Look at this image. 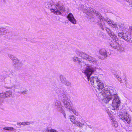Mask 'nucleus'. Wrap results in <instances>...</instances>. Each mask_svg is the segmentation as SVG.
I'll return each instance as SVG.
<instances>
[{"mask_svg":"<svg viewBox=\"0 0 132 132\" xmlns=\"http://www.w3.org/2000/svg\"><path fill=\"white\" fill-rule=\"evenodd\" d=\"M3 129L8 130H13V128L12 127H6L4 128Z\"/></svg>","mask_w":132,"mask_h":132,"instance_id":"b1692460","label":"nucleus"},{"mask_svg":"<svg viewBox=\"0 0 132 132\" xmlns=\"http://www.w3.org/2000/svg\"><path fill=\"white\" fill-rule=\"evenodd\" d=\"M8 56L12 61L15 70H18L22 68L23 63L21 60L12 54H9Z\"/></svg>","mask_w":132,"mask_h":132,"instance_id":"6e6552de","label":"nucleus"},{"mask_svg":"<svg viewBox=\"0 0 132 132\" xmlns=\"http://www.w3.org/2000/svg\"><path fill=\"white\" fill-rule=\"evenodd\" d=\"M72 60L74 62H77L78 63V67L81 69V70L82 73H86V71L87 68L90 67V65L84 62H82L81 59L75 56L72 57Z\"/></svg>","mask_w":132,"mask_h":132,"instance_id":"0eeeda50","label":"nucleus"},{"mask_svg":"<svg viewBox=\"0 0 132 132\" xmlns=\"http://www.w3.org/2000/svg\"><path fill=\"white\" fill-rule=\"evenodd\" d=\"M111 119L112 122L116 121L115 117L114 116H111Z\"/></svg>","mask_w":132,"mask_h":132,"instance_id":"bb28decb","label":"nucleus"},{"mask_svg":"<svg viewBox=\"0 0 132 132\" xmlns=\"http://www.w3.org/2000/svg\"><path fill=\"white\" fill-rule=\"evenodd\" d=\"M64 84L68 86H71V83L67 80H66Z\"/></svg>","mask_w":132,"mask_h":132,"instance_id":"5701e85b","label":"nucleus"},{"mask_svg":"<svg viewBox=\"0 0 132 132\" xmlns=\"http://www.w3.org/2000/svg\"><path fill=\"white\" fill-rule=\"evenodd\" d=\"M119 118L122 120L126 121L128 123H129L131 121L129 118V114L125 111L123 112H120L119 113Z\"/></svg>","mask_w":132,"mask_h":132,"instance_id":"9b49d317","label":"nucleus"},{"mask_svg":"<svg viewBox=\"0 0 132 132\" xmlns=\"http://www.w3.org/2000/svg\"><path fill=\"white\" fill-rule=\"evenodd\" d=\"M90 67L87 68V70L86 71V73H83L87 77V79L89 81L92 85L94 86V84L100 80L98 79L97 76H92L90 77V76L92 73L94 72L96 70L95 68L92 67L91 65H90Z\"/></svg>","mask_w":132,"mask_h":132,"instance_id":"39448f33","label":"nucleus"},{"mask_svg":"<svg viewBox=\"0 0 132 132\" xmlns=\"http://www.w3.org/2000/svg\"><path fill=\"white\" fill-rule=\"evenodd\" d=\"M120 103V98L117 94L113 95V98L112 102L111 108L112 110H118L119 109V107Z\"/></svg>","mask_w":132,"mask_h":132,"instance_id":"9d476101","label":"nucleus"},{"mask_svg":"<svg viewBox=\"0 0 132 132\" xmlns=\"http://www.w3.org/2000/svg\"><path fill=\"white\" fill-rule=\"evenodd\" d=\"M67 93L66 91L62 90H59L58 97L59 100L62 101L63 105L61 102L57 100L54 101V105L58 111L62 113L65 118L66 115L64 110V107L68 110L71 113L72 112L76 116H78L79 114L76 111V109H74L72 106V103L67 96Z\"/></svg>","mask_w":132,"mask_h":132,"instance_id":"f257e3e1","label":"nucleus"},{"mask_svg":"<svg viewBox=\"0 0 132 132\" xmlns=\"http://www.w3.org/2000/svg\"><path fill=\"white\" fill-rule=\"evenodd\" d=\"M67 18L68 20L71 22L73 24H75L76 22V20L75 19L73 14L70 13H69L68 16Z\"/></svg>","mask_w":132,"mask_h":132,"instance_id":"2eb2a0df","label":"nucleus"},{"mask_svg":"<svg viewBox=\"0 0 132 132\" xmlns=\"http://www.w3.org/2000/svg\"><path fill=\"white\" fill-rule=\"evenodd\" d=\"M94 87L96 88L97 91H100L98 95L101 99L105 103H107L112 98V88H110L107 86L104 87V84L100 80L94 84Z\"/></svg>","mask_w":132,"mask_h":132,"instance_id":"f03ea898","label":"nucleus"},{"mask_svg":"<svg viewBox=\"0 0 132 132\" xmlns=\"http://www.w3.org/2000/svg\"><path fill=\"white\" fill-rule=\"evenodd\" d=\"M110 36L113 39L115 40L116 41H117V40L118 39L117 37L114 34L113 36Z\"/></svg>","mask_w":132,"mask_h":132,"instance_id":"393cba45","label":"nucleus"},{"mask_svg":"<svg viewBox=\"0 0 132 132\" xmlns=\"http://www.w3.org/2000/svg\"><path fill=\"white\" fill-rule=\"evenodd\" d=\"M71 121L79 127H82L84 125L86 122L81 116L78 117V120H76V118L74 116L71 115L69 117Z\"/></svg>","mask_w":132,"mask_h":132,"instance_id":"1a4fd4ad","label":"nucleus"},{"mask_svg":"<svg viewBox=\"0 0 132 132\" xmlns=\"http://www.w3.org/2000/svg\"><path fill=\"white\" fill-rule=\"evenodd\" d=\"M83 6H84V5H81V8H79V9L80 10H84V9L83 8Z\"/></svg>","mask_w":132,"mask_h":132,"instance_id":"f704fd0d","label":"nucleus"},{"mask_svg":"<svg viewBox=\"0 0 132 132\" xmlns=\"http://www.w3.org/2000/svg\"><path fill=\"white\" fill-rule=\"evenodd\" d=\"M45 132V131H44V132Z\"/></svg>","mask_w":132,"mask_h":132,"instance_id":"ea45409f","label":"nucleus"},{"mask_svg":"<svg viewBox=\"0 0 132 132\" xmlns=\"http://www.w3.org/2000/svg\"><path fill=\"white\" fill-rule=\"evenodd\" d=\"M55 130L51 129L50 130H47V129L45 131V132H56Z\"/></svg>","mask_w":132,"mask_h":132,"instance_id":"c756f323","label":"nucleus"},{"mask_svg":"<svg viewBox=\"0 0 132 132\" xmlns=\"http://www.w3.org/2000/svg\"><path fill=\"white\" fill-rule=\"evenodd\" d=\"M105 29L106 31L110 36H113V35L114 33L111 30L109 29L106 27Z\"/></svg>","mask_w":132,"mask_h":132,"instance_id":"a211bd4d","label":"nucleus"},{"mask_svg":"<svg viewBox=\"0 0 132 132\" xmlns=\"http://www.w3.org/2000/svg\"><path fill=\"white\" fill-rule=\"evenodd\" d=\"M118 36L122 39L129 43H131L132 40L130 38V35L127 33L122 32L118 33Z\"/></svg>","mask_w":132,"mask_h":132,"instance_id":"f8f14e48","label":"nucleus"},{"mask_svg":"<svg viewBox=\"0 0 132 132\" xmlns=\"http://www.w3.org/2000/svg\"><path fill=\"white\" fill-rule=\"evenodd\" d=\"M130 31L132 32V27H130Z\"/></svg>","mask_w":132,"mask_h":132,"instance_id":"e433bc0d","label":"nucleus"},{"mask_svg":"<svg viewBox=\"0 0 132 132\" xmlns=\"http://www.w3.org/2000/svg\"><path fill=\"white\" fill-rule=\"evenodd\" d=\"M116 25L117 26L116 27L118 28V29H119V30H121V28L122 27L123 25L121 23H118V24H116Z\"/></svg>","mask_w":132,"mask_h":132,"instance_id":"4be33fe9","label":"nucleus"},{"mask_svg":"<svg viewBox=\"0 0 132 132\" xmlns=\"http://www.w3.org/2000/svg\"><path fill=\"white\" fill-rule=\"evenodd\" d=\"M114 77L115 78H116L117 80L119 81L121 83H123L121 79L119 77L118 75L117 74L114 75Z\"/></svg>","mask_w":132,"mask_h":132,"instance_id":"412c9836","label":"nucleus"},{"mask_svg":"<svg viewBox=\"0 0 132 132\" xmlns=\"http://www.w3.org/2000/svg\"><path fill=\"white\" fill-rule=\"evenodd\" d=\"M27 92L28 90H26L23 91H20L19 92L20 93L26 94L27 93Z\"/></svg>","mask_w":132,"mask_h":132,"instance_id":"c85d7f7f","label":"nucleus"},{"mask_svg":"<svg viewBox=\"0 0 132 132\" xmlns=\"http://www.w3.org/2000/svg\"><path fill=\"white\" fill-rule=\"evenodd\" d=\"M46 7L50 9L51 11L54 14H60L61 12L64 11V9L62 6H61L58 3L55 4L52 1L48 2L46 5Z\"/></svg>","mask_w":132,"mask_h":132,"instance_id":"20e7f679","label":"nucleus"},{"mask_svg":"<svg viewBox=\"0 0 132 132\" xmlns=\"http://www.w3.org/2000/svg\"><path fill=\"white\" fill-rule=\"evenodd\" d=\"M1 105H2V104L0 103V107H1Z\"/></svg>","mask_w":132,"mask_h":132,"instance_id":"4c0bfd02","label":"nucleus"},{"mask_svg":"<svg viewBox=\"0 0 132 132\" xmlns=\"http://www.w3.org/2000/svg\"><path fill=\"white\" fill-rule=\"evenodd\" d=\"M4 0V1H5V0Z\"/></svg>","mask_w":132,"mask_h":132,"instance_id":"58836bf2","label":"nucleus"},{"mask_svg":"<svg viewBox=\"0 0 132 132\" xmlns=\"http://www.w3.org/2000/svg\"><path fill=\"white\" fill-rule=\"evenodd\" d=\"M14 86H12L10 87H7V86H5V87L6 88H7V89H12L13 87H14Z\"/></svg>","mask_w":132,"mask_h":132,"instance_id":"7c9ffc66","label":"nucleus"},{"mask_svg":"<svg viewBox=\"0 0 132 132\" xmlns=\"http://www.w3.org/2000/svg\"><path fill=\"white\" fill-rule=\"evenodd\" d=\"M76 53L78 56L81 57L83 59L88 61L90 63L95 64L96 65H98V62L97 60L95 58L86 53L80 52L78 50L76 51Z\"/></svg>","mask_w":132,"mask_h":132,"instance_id":"423d86ee","label":"nucleus"},{"mask_svg":"<svg viewBox=\"0 0 132 132\" xmlns=\"http://www.w3.org/2000/svg\"><path fill=\"white\" fill-rule=\"evenodd\" d=\"M112 126L115 127H117L118 126L117 123L116 121L112 122Z\"/></svg>","mask_w":132,"mask_h":132,"instance_id":"a878e982","label":"nucleus"},{"mask_svg":"<svg viewBox=\"0 0 132 132\" xmlns=\"http://www.w3.org/2000/svg\"><path fill=\"white\" fill-rule=\"evenodd\" d=\"M124 80L125 82V86L127 88H130L131 87V85L130 83L126 80V79L125 78Z\"/></svg>","mask_w":132,"mask_h":132,"instance_id":"6ab92c4d","label":"nucleus"},{"mask_svg":"<svg viewBox=\"0 0 132 132\" xmlns=\"http://www.w3.org/2000/svg\"><path fill=\"white\" fill-rule=\"evenodd\" d=\"M84 12H85L86 14L88 16L90 15L91 14H92L91 13H93L97 16L100 20L97 22L98 24L99 25L100 27L102 30L104 29L105 27V25L104 24L103 21H105L112 28H116L117 26L116 24L113 23V21L112 20L108 18L104 19V18L99 13L93 9H90L89 11L87 10H85Z\"/></svg>","mask_w":132,"mask_h":132,"instance_id":"7ed1b4c3","label":"nucleus"},{"mask_svg":"<svg viewBox=\"0 0 132 132\" xmlns=\"http://www.w3.org/2000/svg\"><path fill=\"white\" fill-rule=\"evenodd\" d=\"M12 91L9 90L0 93V101H2V99L8 98L11 96L12 95Z\"/></svg>","mask_w":132,"mask_h":132,"instance_id":"ddd939ff","label":"nucleus"},{"mask_svg":"<svg viewBox=\"0 0 132 132\" xmlns=\"http://www.w3.org/2000/svg\"><path fill=\"white\" fill-rule=\"evenodd\" d=\"M99 53L101 55L104 56V58L107 57L108 56L107 52L103 48L100 50Z\"/></svg>","mask_w":132,"mask_h":132,"instance_id":"dca6fc26","label":"nucleus"},{"mask_svg":"<svg viewBox=\"0 0 132 132\" xmlns=\"http://www.w3.org/2000/svg\"><path fill=\"white\" fill-rule=\"evenodd\" d=\"M30 124V123L28 122H22L21 123V125H23L24 126H25L26 125H29Z\"/></svg>","mask_w":132,"mask_h":132,"instance_id":"cd10ccee","label":"nucleus"},{"mask_svg":"<svg viewBox=\"0 0 132 132\" xmlns=\"http://www.w3.org/2000/svg\"><path fill=\"white\" fill-rule=\"evenodd\" d=\"M60 80L62 83H64L65 82V81L67 80L63 76L61 75L60 76Z\"/></svg>","mask_w":132,"mask_h":132,"instance_id":"aec40b11","label":"nucleus"},{"mask_svg":"<svg viewBox=\"0 0 132 132\" xmlns=\"http://www.w3.org/2000/svg\"><path fill=\"white\" fill-rule=\"evenodd\" d=\"M8 31L7 29L3 27L0 28V35H6Z\"/></svg>","mask_w":132,"mask_h":132,"instance_id":"f3484780","label":"nucleus"},{"mask_svg":"<svg viewBox=\"0 0 132 132\" xmlns=\"http://www.w3.org/2000/svg\"><path fill=\"white\" fill-rule=\"evenodd\" d=\"M87 125L88 126V127L90 128L91 129H92L93 128V127L91 125Z\"/></svg>","mask_w":132,"mask_h":132,"instance_id":"72a5a7b5","label":"nucleus"},{"mask_svg":"<svg viewBox=\"0 0 132 132\" xmlns=\"http://www.w3.org/2000/svg\"><path fill=\"white\" fill-rule=\"evenodd\" d=\"M22 123L21 122H18L17 123V125H21V123Z\"/></svg>","mask_w":132,"mask_h":132,"instance_id":"c9c22d12","label":"nucleus"},{"mask_svg":"<svg viewBox=\"0 0 132 132\" xmlns=\"http://www.w3.org/2000/svg\"><path fill=\"white\" fill-rule=\"evenodd\" d=\"M107 112L109 116L111 117V115H112L111 112L109 111H107Z\"/></svg>","mask_w":132,"mask_h":132,"instance_id":"2f4dec72","label":"nucleus"},{"mask_svg":"<svg viewBox=\"0 0 132 132\" xmlns=\"http://www.w3.org/2000/svg\"><path fill=\"white\" fill-rule=\"evenodd\" d=\"M130 127H129L128 128V129L127 130H129L130 131V132H132V130H131V129L130 128Z\"/></svg>","mask_w":132,"mask_h":132,"instance_id":"473e14b6","label":"nucleus"},{"mask_svg":"<svg viewBox=\"0 0 132 132\" xmlns=\"http://www.w3.org/2000/svg\"><path fill=\"white\" fill-rule=\"evenodd\" d=\"M110 46L114 48L119 50L121 48V45L117 41H111L110 43Z\"/></svg>","mask_w":132,"mask_h":132,"instance_id":"4468645a","label":"nucleus"}]
</instances>
